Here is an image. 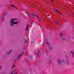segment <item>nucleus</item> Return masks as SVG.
I'll use <instances>...</instances> for the list:
<instances>
[{"label":"nucleus","instance_id":"19","mask_svg":"<svg viewBox=\"0 0 74 74\" xmlns=\"http://www.w3.org/2000/svg\"><path fill=\"white\" fill-rule=\"evenodd\" d=\"M24 50H25V49H26V47H25V46H24Z\"/></svg>","mask_w":74,"mask_h":74},{"label":"nucleus","instance_id":"11","mask_svg":"<svg viewBox=\"0 0 74 74\" xmlns=\"http://www.w3.org/2000/svg\"><path fill=\"white\" fill-rule=\"evenodd\" d=\"M11 51H12L11 50H10L9 51V53H8V55H10V53H11Z\"/></svg>","mask_w":74,"mask_h":74},{"label":"nucleus","instance_id":"6","mask_svg":"<svg viewBox=\"0 0 74 74\" xmlns=\"http://www.w3.org/2000/svg\"><path fill=\"white\" fill-rule=\"evenodd\" d=\"M4 17H3L2 18V19H1V21L2 22H4Z\"/></svg>","mask_w":74,"mask_h":74},{"label":"nucleus","instance_id":"7","mask_svg":"<svg viewBox=\"0 0 74 74\" xmlns=\"http://www.w3.org/2000/svg\"><path fill=\"white\" fill-rule=\"evenodd\" d=\"M28 27H29V25H27L26 28V31H27V30H28Z\"/></svg>","mask_w":74,"mask_h":74},{"label":"nucleus","instance_id":"28","mask_svg":"<svg viewBox=\"0 0 74 74\" xmlns=\"http://www.w3.org/2000/svg\"><path fill=\"white\" fill-rule=\"evenodd\" d=\"M24 53V52H22V53Z\"/></svg>","mask_w":74,"mask_h":74},{"label":"nucleus","instance_id":"20","mask_svg":"<svg viewBox=\"0 0 74 74\" xmlns=\"http://www.w3.org/2000/svg\"><path fill=\"white\" fill-rule=\"evenodd\" d=\"M49 63H51V60H49Z\"/></svg>","mask_w":74,"mask_h":74},{"label":"nucleus","instance_id":"31","mask_svg":"<svg viewBox=\"0 0 74 74\" xmlns=\"http://www.w3.org/2000/svg\"><path fill=\"white\" fill-rule=\"evenodd\" d=\"M46 55H48V54H46Z\"/></svg>","mask_w":74,"mask_h":74},{"label":"nucleus","instance_id":"27","mask_svg":"<svg viewBox=\"0 0 74 74\" xmlns=\"http://www.w3.org/2000/svg\"><path fill=\"white\" fill-rule=\"evenodd\" d=\"M51 1H53V0H51Z\"/></svg>","mask_w":74,"mask_h":74},{"label":"nucleus","instance_id":"3","mask_svg":"<svg viewBox=\"0 0 74 74\" xmlns=\"http://www.w3.org/2000/svg\"><path fill=\"white\" fill-rule=\"evenodd\" d=\"M71 54L73 58H74V53L73 52V51H71Z\"/></svg>","mask_w":74,"mask_h":74},{"label":"nucleus","instance_id":"9","mask_svg":"<svg viewBox=\"0 0 74 74\" xmlns=\"http://www.w3.org/2000/svg\"><path fill=\"white\" fill-rule=\"evenodd\" d=\"M58 64H61V61L59 60H58Z\"/></svg>","mask_w":74,"mask_h":74},{"label":"nucleus","instance_id":"33","mask_svg":"<svg viewBox=\"0 0 74 74\" xmlns=\"http://www.w3.org/2000/svg\"><path fill=\"white\" fill-rule=\"evenodd\" d=\"M74 14H72L73 15H74Z\"/></svg>","mask_w":74,"mask_h":74},{"label":"nucleus","instance_id":"26","mask_svg":"<svg viewBox=\"0 0 74 74\" xmlns=\"http://www.w3.org/2000/svg\"><path fill=\"white\" fill-rule=\"evenodd\" d=\"M25 41H26V42H27V40H25Z\"/></svg>","mask_w":74,"mask_h":74},{"label":"nucleus","instance_id":"21","mask_svg":"<svg viewBox=\"0 0 74 74\" xmlns=\"http://www.w3.org/2000/svg\"><path fill=\"white\" fill-rule=\"evenodd\" d=\"M11 6H12V7H14V8H16V7H15V6H14L13 5H11Z\"/></svg>","mask_w":74,"mask_h":74},{"label":"nucleus","instance_id":"14","mask_svg":"<svg viewBox=\"0 0 74 74\" xmlns=\"http://www.w3.org/2000/svg\"><path fill=\"white\" fill-rule=\"evenodd\" d=\"M37 18H38V19H40V20H41V19L38 16H37Z\"/></svg>","mask_w":74,"mask_h":74},{"label":"nucleus","instance_id":"12","mask_svg":"<svg viewBox=\"0 0 74 74\" xmlns=\"http://www.w3.org/2000/svg\"><path fill=\"white\" fill-rule=\"evenodd\" d=\"M66 63H67V64H69V60L67 59V61L66 62Z\"/></svg>","mask_w":74,"mask_h":74},{"label":"nucleus","instance_id":"8","mask_svg":"<svg viewBox=\"0 0 74 74\" xmlns=\"http://www.w3.org/2000/svg\"><path fill=\"white\" fill-rule=\"evenodd\" d=\"M56 12H58V13H59V14H62V13H61V12H59V11L58 10H56Z\"/></svg>","mask_w":74,"mask_h":74},{"label":"nucleus","instance_id":"34","mask_svg":"<svg viewBox=\"0 0 74 74\" xmlns=\"http://www.w3.org/2000/svg\"><path fill=\"white\" fill-rule=\"evenodd\" d=\"M71 3V4H72V3Z\"/></svg>","mask_w":74,"mask_h":74},{"label":"nucleus","instance_id":"18","mask_svg":"<svg viewBox=\"0 0 74 74\" xmlns=\"http://www.w3.org/2000/svg\"><path fill=\"white\" fill-rule=\"evenodd\" d=\"M15 67V65H14L12 66V67Z\"/></svg>","mask_w":74,"mask_h":74},{"label":"nucleus","instance_id":"1","mask_svg":"<svg viewBox=\"0 0 74 74\" xmlns=\"http://www.w3.org/2000/svg\"><path fill=\"white\" fill-rule=\"evenodd\" d=\"M16 18H14L11 20L10 22L11 23V26H12L14 24H18L17 22H14V21H16Z\"/></svg>","mask_w":74,"mask_h":74},{"label":"nucleus","instance_id":"13","mask_svg":"<svg viewBox=\"0 0 74 74\" xmlns=\"http://www.w3.org/2000/svg\"><path fill=\"white\" fill-rule=\"evenodd\" d=\"M60 36L61 37H62V36H63V34H62V33H60Z\"/></svg>","mask_w":74,"mask_h":74},{"label":"nucleus","instance_id":"15","mask_svg":"<svg viewBox=\"0 0 74 74\" xmlns=\"http://www.w3.org/2000/svg\"><path fill=\"white\" fill-rule=\"evenodd\" d=\"M55 23L57 25H59V23H58V22H56Z\"/></svg>","mask_w":74,"mask_h":74},{"label":"nucleus","instance_id":"2","mask_svg":"<svg viewBox=\"0 0 74 74\" xmlns=\"http://www.w3.org/2000/svg\"><path fill=\"white\" fill-rule=\"evenodd\" d=\"M25 14L27 15L28 16H29V15H31V16H34V15L33 14H30L28 13L25 12Z\"/></svg>","mask_w":74,"mask_h":74},{"label":"nucleus","instance_id":"10","mask_svg":"<svg viewBox=\"0 0 74 74\" xmlns=\"http://www.w3.org/2000/svg\"><path fill=\"white\" fill-rule=\"evenodd\" d=\"M10 74H16V72L15 71H14L13 73H12Z\"/></svg>","mask_w":74,"mask_h":74},{"label":"nucleus","instance_id":"29","mask_svg":"<svg viewBox=\"0 0 74 74\" xmlns=\"http://www.w3.org/2000/svg\"><path fill=\"white\" fill-rule=\"evenodd\" d=\"M38 56H39V54H38Z\"/></svg>","mask_w":74,"mask_h":74},{"label":"nucleus","instance_id":"23","mask_svg":"<svg viewBox=\"0 0 74 74\" xmlns=\"http://www.w3.org/2000/svg\"><path fill=\"white\" fill-rule=\"evenodd\" d=\"M64 39H65V38H62V40H64Z\"/></svg>","mask_w":74,"mask_h":74},{"label":"nucleus","instance_id":"30","mask_svg":"<svg viewBox=\"0 0 74 74\" xmlns=\"http://www.w3.org/2000/svg\"><path fill=\"white\" fill-rule=\"evenodd\" d=\"M10 8H9V9L10 10Z\"/></svg>","mask_w":74,"mask_h":74},{"label":"nucleus","instance_id":"4","mask_svg":"<svg viewBox=\"0 0 74 74\" xmlns=\"http://www.w3.org/2000/svg\"><path fill=\"white\" fill-rule=\"evenodd\" d=\"M21 56H22V55L21 54V55H18V56L17 57V58L16 59V60H17V59H19L21 58Z\"/></svg>","mask_w":74,"mask_h":74},{"label":"nucleus","instance_id":"16","mask_svg":"<svg viewBox=\"0 0 74 74\" xmlns=\"http://www.w3.org/2000/svg\"><path fill=\"white\" fill-rule=\"evenodd\" d=\"M49 48L50 49V50H52V49H53V48L51 47H49Z\"/></svg>","mask_w":74,"mask_h":74},{"label":"nucleus","instance_id":"24","mask_svg":"<svg viewBox=\"0 0 74 74\" xmlns=\"http://www.w3.org/2000/svg\"><path fill=\"white\" fill-rule=\"evenodd\" d=\"M38 53H40V51H38Z\"/></svg>","mask_w":74,"mask_h":74},{"label":"nucleus","instance_id":"25","mask_svg":"<svg viewBox=\"0 0 74 74\" xmlns=\"http://www.w3.org/2000/svg\"><path fill=\"white\" fill-rule=\"evenodd\" d=\"M0 69H1V67L0 66Z\"/></svg>","mask_w":74,"mask_h":74},{"label":"nucleus","instance_id":"22","mask_svg":"<svg viewBox=\"0 0 74 74\" xmlns=\"http://www.w3.org/2000/svg\"><path fill=\"white\" fill-rule=\"evenodd\" d=\"M4 15H7V14L6 13L4 14Z\"/></svg>","mask_w":74,"mask_h":74},{"label":"nucleus","instance_id":"32","mask_svg":"<svg viewBox=\"0 0 74 74\" xmlns=\"http://www.w3.org/2000/svg\"><path fill=\"white\" fill-rule=\"evenodd\" d=\"M46 53H47V51H46Z\"/></svg>","mask_w":74,"mask_h":74},{"label":"nucleus","instance_id":"5","mask_svg":"<svg viewBox=\"0 0 74 74\" xmlns=\"http://www.w3.org/2000/svg\"><path fill=\"white\" fill-rule=\"evenodd\" d=\"M46 42L47 44V45H49V42H48V40H46Z\"/></svg>","mask_w":74,"mask_h":74},{"label":"nucleus","instance_id":"17","mask_svg":"<svg viewBox=\"0 0 74 74\" xmlns=\"http://www.w3.org/2000/svg\"><path fill=\"white\" fill-rule=\"evenodd\" d=\"M62 62H64V63L65 62V60H62Z\"/></svg>","mask_w":74,"mask_h":74}]
</instances>
